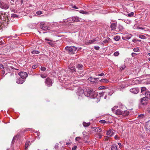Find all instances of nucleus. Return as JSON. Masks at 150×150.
<instances>
[{"label":"nucleus","instance_id":"obj_30","mask_svg":"<svg viewBox=\"0 0 150 150\" xmlns=\"http://www.w3.org/2000/svg\"><path fill=\"white\" fill-rule=\"evenodd\" d=\"M101 82H106L108 83L109 82V81L106 79H101L100 80Z\"/></svg>","mask_w":150,"mask_h":150},{"label":"nucleus","instance_id":"obj_12","mask_svg":"<svg viewBox=\"0 0 150 150\" xmlns=\"http://www.w3.org/2000/svg\"><path fill=\"white\" fill-rule=\"evenodd\" d=\"M25 81V80L24 79H21L20 78H18L16 80V82L19 84H22Z\"/></svg>","mask_w":150,"mask_h":150},{"label":"nucleus","instance_id":"obj_38","mask_svg":"<svg viewBox=\"0 0 150 150\" xmlns=\"http://www.w3.org/2000/svg\"><path fill=\"white\" fill-rule=\"evenodd\" d=\"M11 17L13 18H18V16L15 14H11Z\"/></svg>","mask_w":150,"mask_h":150},{"label":"nucleus","instance_id":"obj_13","mask_svg":"<svg viewBox=\"0 0 150 150\" xmlns=\"http://www.w3.org/2000/svg\"><path fill=\"white\" fill-rule=\"evenodd\" d=\"M97 93L95 91L93 92L90 97L92 98H95L97 96Z\"/></svg>","mask_w":150,"mask_h":150},{"label":"nucleus","instance_id":"obj_29","mask_svg":"<svg viewBox=\"0 0 150 150\" xmlns=\"http://www.w3.org/2000/svg\"><path fill=\"white\" fill-rule=\"evenodd\" d=\"M141 93H142L144 92V93L147 91V90L146 89V87H142L141 88Z\"/></svg>","mask_w":150,"mask_h":150},{"label":"nucleus","instance_id":"obj_57","mask_svg":"<svg viewBox=\"0 0 150 150\" xmlns=\"http://www.w3.org/2000/svg\"><path fill=\"white\" fill-rule=\"evenodd\" d=\"M137 55V54L135 53H132V57H135L136 55Z\"/></svg>","mask_w":150,"mask_h":150},{"label":"nucleus","instance_id":"obj_39","mask_svg":"<svg viewBox=\"0 0 150 150\" xmlns=\"http://www.w3.org/2000/svg\"><path fill=\"white\" fill-rule=\"evenodd\" d=\"M81 139V138L80 137H77L75 138L76 141H78L79 142H80V140Z\"/></svg>","mask_w":150,"mask_h":150},{"label":"nucleus","instance_id":"obj_34","mask_svg":"<svg viewBox=\"0 0 150 150\" xmlns=\"http://www.w3.org/2000/svg\"><path fill=\"white\" fill-rule=\"evenodd\" d=\"M31 53L33 54H38L40 53V52L38 50H33L31 52Z\"/></svg>","mask_w":150,"mask_h":150},{"label":"nucleus","instance_id":"obj_64","mask_svg":"<svg viewBox=\"0 0 150 150\" xmlns=\"http://www.w3.org/2000/svg\"><path fill=\"white\" fill-rule=\"evenodd\" d=\"M125 68V66H124L123 67H122L121 68V70H123Z\"/></svg>","mask_w":150,"mask_h":150},{"label":"nucleus","instance_id":"obj_7","mask_svg":"<svg viewBox=\"0 0 150 150\" xmlns=\"http://www.w3.org/2000/svg\"><path fill=\"white\" fill-rule=\"evenodd\" d=\"M18 75L22 79L25 80L28 75L26 72L24 71L20 72L18 73Z\"/></svg>","mask_w":150,"mask_h":150},{"label":"nucleus","instance_id":"obj_16","mask_svg":"<svg viewBox=\"0 0 150 150\" xmlns=\"http://www.w3.org/2000/svg\"><path fill=\"white\" fill-rule=\"evenodd\" d=\"M114 134V133L111 130V129H109L108 130L106 133L107 135L109 137H112Z\"/></svg>","mask_w":150,"mask_h":150},{"label":"nucleus","instance_id":"obj_46","mask_svg":"<svg viewBox=\"0 0 150 150\" xmlns=\"http://www.w3.org/2000/svg\"><path fill=\"white\" fill-rule=\"evenodd\" d=\"M47 43L49 44L50 45L53 46L54 45V44L53 42H47Z\"/></svg>","mask_w":150,"mask_h":150},{"label":"nucleus","instance_id":"obj_49","mask_svg":"<svg viewBox=\"0 0 150 150\" xmlns=\"http://www.w3.org/2000/svg\"><path fill=\"white\" fill-rule=\"evenodd\" d=\"M36 14L38 15H40L42 14V12L40 11H38L36 12Z\"/></svg>","mask_w":150,"mask_h":150},{"label":"nucleus","instance_id":"obj_54","mask_svg":"<svg viewBox=\"0 0 150 150\" xmlns=\"http://www.w3.org/2000/svg\"><path fill=\"white\" fill-rule=\"evenodd\" d=\"M118 144L119 146V148H120V149H121L122 148V145L120 143H118Z\"/></svg>","mask_w":150,"mask_h":150},{"label":"nucleus","instance_id":"obj_37","mask_svg":"<svg viewBox=\"0 0 150 150\" xmlns=\"http://www.w3.org/2000/svg\"><path fill=\"white\" fill-rule=\"evenodd\" d=\"M79 12L80 13H82V14H88V12H87L86 11H83V10L80 11H79Z\"/></svg>","mask_w":150,"mask_h":150},{"label":"nucleus","instance_id":"obj_43","mask_svg":"<svg viewBox=\"0 0 150 150\" xmlns=\"http://www.w3.org/2000/svg\"><path fill=\"white\" fill-rule=\"evenodd\" d=\"M40 76L42 78H45L47 77V75L45 74H42L40 75Z\"/></svg>","mask_w":150,"mask_h":150},{"label":"nucleus","instance_id":"obj_50","mask_svg":"<svg viewBox=\"0 0 150 150\" xmlns=\"http://www.w3.org/2000/svg\"><path fill=\"white\" fill-rule=\"evenodd\" d=\"M38 65H33V66L32 68L33 69H35L38 67Z\"/></svg>","mask_w":150,"mask_h":150},{"label":"nucleus","instance_id":"obj_31","mask_svg":"<svg viewBox=\"0 0 150 150\" xmlns=\"http://www.w3.org/2000/svg\"><path fill=\"white\" fill-rule=\"evenodd\" d=\"M30 143V142L29 141H27L25 143V149H26L28 147Z\"/></svg>","mask_w":150,"mask_h":150},{"label":"nucleus","instance_id":"obj_27","mask_svg":"<svg viewBox=\"0 0 150 150\" xmlns=\"http://www.w3.org/2000/svg\"><path fill=\"white\" fill-rule=\"evenodd\" d=\"M90 122L86 123L85 122H84L83 123V125L84 127H88L90 125Z\"/></svg>","mask_w":150,"mask_h":150},{"label":"nucleus","instance_id":"obj_26","mask_svg":"<svg viewBox=\"0 0 150 150\" xmlns=\"http://www.w3.org/2000/svg\"><path fill=\"white\" fill-rule=\"evenodd\" d=\"M20 134L19 133H18L17 135L16 136H14L13 138L12 141V143L13 144L14 142V140L15 139L18 137V138L19 137Z\"/></svg>","mask_w":150,"mask_h":150},{"label":"nucleus","instance_id":"obj_18","mask_svg":"<svg viewBox=\"0 0 150 150\" xmlns=\"http://www.w3.org/2000/svg\"><path fill=\"white\" fill-rule=\"evenodd\" d=\"M73 21L75 22H78L80 21L79 18L77 16H74L72 17V18H71Z\"/></svg>","mask_w":150,"mask_h":150},{"label":"nucleus","instance_id":"obj_8","mask_svg":"<svg viewBox=\"0 0 150 150\" xmlns=\"http://www.w3.org/2000/svg\"><path fill=\"white\" fill-rule=\"evenodd\" d=\"M148 99L146 97L143 98L141 99V103L143 105H146L147 104V102L148 100Z\"/></svg>","mask_w":150,"mask_h":150},{"label":"nucleus","instance_id":"obj_24","mask_svg":"<svg viewBox=\"0 0 150 150\" xmlns=\"http://www.w3.org/2000/svg\"><path fill=\"white\" fill-rule=\"evenodd\" d=\"M111 150H117V145L115 144H113L111 146Z\"/></svg>","mask_w":150,"mask_h":150},{"label":"nucleus","instance_id":"obj_56","mask_svg":"<svg viewBox=\"0 0 150 150\" xmlns=\"http://www.w3.org/2000/svg\"><path fill=\"white\" fill-rule=\"evenodd\" d=\"M94 48L96 50H98L100 49V47L99 46H95Z\"/></svg>","mask_w":150,"mask_h":150},{"label":"nucleus","instance_id":"obj_22","mask_svg":"<svg viewBox=\"0 0 150 150\" xmlns=\"http://www.w3.org/2000/svg\"><path fill=\"white\" fill-rule=\"evenodd\" d=\"M96 41V39H94L91 40H89L87 42L86 44V45H90L91 44L93 43L95 41Z\"/></svg>","mask_w":150,"mask_h":150},{"label":"nucleus","instance_id":"obj_35","mask_svg":"<svg viewBox=\"0 0 150 150\" xmlns=\"http://www.w3.org/2000/svg\"><path fill=\"white\" fill-rule=\"evenodd\" d=\"M139 38L142 39H146V36L142 35H139Z\"/></svg>","mask_w":150,"mask_h":150},{"label":"nucleus","instance_id":"obj_36","mask_svg":"<svg viewBox=\"0 0 150 150\" xmlns=\"http://www.w3.org/2000/svg\"><path fill=\"white\" fill-rule=\"evenodd\" d=\"M120 39V37L119 36H116L114 37V40L116 41H118Z\"/></svg>","mask_w":150,"mask_h":150},{"label":"nucleus","instance_id":"obj_48","mask_svg":"<svg viewBox=\"0 0 150 150\" xmlns=\"http://www.w3.org/2000/svg\"><path fill=\"white\" fill-rule=\"evenodd\" d=\"M40 69L42 71H44L46 70V68L45 67H41Z\"/></svg>","mask_w":150,"mask_h":150},{"label":"nucleus","instance_id":"obj_23","mask_svg":"<svg viewBox=\"0 0 150 150\" xmlns=\"http://www.w3.org/2000/svg\"><path fill=\"white\" fill-rule=\"evenodd\" d=\"M129 114V111L127 110H125L124 111H123L122 116L123 117H125L128 116Z\"/></svg>","mask_w":150,"mask_h":150},{"label":"nucleus","instance_id":"obj_20","mask_svg":"<svg viewBox=\"0 0 150 150\" xmlns=\"http://www.w3.org/2000/svg\"><path fill=\"white\" fill-rule=\"evenodd\" d=\"M117 24L115 23H112L110 25V28L112 30H114L116 29Z\"/></svg>","mask_w":150,"mask_h":150},{"label":"nucleus","instance_id":"obj_17","mask_svg":"<svg viewBox=\"0 0 150 150\" xmlns=\"http://www.w3.org/2000/svg\"><path fill=\"white\" fill-rule=\"evenodd\" d=\"M145 97L148 99H150V92L148 90L144 93Z\"/></svg>","mask_w":150,"mask_h":150},{"label":"nucleus","instance_id":"obj_25","mask_svg":"<svg viewBox=\"0 0 150 150\" xmlns=\"http://www.w3.org/2000/svg\"><path fill=\"white\" fill-rule=\"evenodd\" d=\"M76 67L79 70H82L83 69V65L82 64H78L76 65Z\"/></svg>","mask_w":150,"mask_h":150},{"label":"nucleus","instance_id":"obj_53","mask_svg":"<svg viewBox=\"0 0 150 150\" xmlns=\"http://www.w3.org/2000/svg\"><path fill=\"white\" fill-rule=\"evenodd\" d=\"M104 93H105V92H101V93H100L99 94L100 95V96L101 97V96H103V95L104 94Z\"/></svg>","mask_w":150,"mask_h":150},{"label":"nucleus","instance_id":"obj_28","mask_svg":"<svg viewBox=\"0 0 150 150\" xmlns=\"http://www.w3.org/2000/svg\"><path fill=\"white\" fill-rule=\"evenodd\" d=\"M145 117V116L144 114H141L138 116L137 118L139 119H141Z\"/></svg>","mask_w":150,"mask_h":150},{"label":"nucleus","instance_id":"obj_58","mask_svg":"<svg viewBox=\"0 0 150 150\" xmlns=\"http://www.w3.org/2000/svg\"><path fill=\"white\" fill-rule=\"evenodd\" d=\"M124 21L126 23L129 24V23L130 22V21L129 20H126Z\"/></svg>","mask_w":150,"mask_h":150},{"label":"nucleus","instance_id":"obj_44","mask_svg":"<svg viewBox=\"0 0 150 150\" xmlns=\"http://www.w3.org/2000/svg\"><path fill=\"white\" fill-rule=\"evenodd\" d=\"M132 36V35L131 34H130L126 36V38H127V39L129 40V39Z\"/></svg>","mask_w":150,"mask_h":150},{"label":"nucleus","instance_id":"obj_3","mask_svg":"<svg viewBox=\"0 0 150 150\" xmlns=\"http://www.w3.org/2000/svg\"><path fill=\"white\" fill-rule=\"evenodd\" d=\"M9 7V3L7 1H1L0 2V7L4 9H8Z\"/></svg>","mask_w":150,"mask_h":150},{"label":"nucleus","instance_id":"obj_33","mask_svg":"<svg viewBox=\"0 0 150 150\" xmlns=\"http://www.w3.org/2000/svg\"><path fill=\"white\" fill-rule=\"evenodd\" d=\"M110 38H108L104 40L103 42L104 43H108L110 41Z\"/></svg>","mask_w":150,"mask_h":150},{"label":"nucleus","instance_id":"obj_9","mask_svg":"<svg viewBox=\"0 0 150 150\" xmlns=\"http://www.w3.org/2000/svg\"><path fill=\"white\" fill-rule=\"evenodd\" d=\"M130 91L132 93L137 94L138 93L139 89L138 88H133L131 89Z\"/></svg>","mask_w":150,"mask_h":150},{"label":"nucleus","instance_id":"obj_40","mask_svg":"<svg viewBox=\"0 0 150 150\" xmlns=\"http://www.w3.org/2000/svg\"><path fill=\"white\" fill-rule=\"evenodd\" d=\"M118 28L119 29L120 31H121L123 28V26L121 25H118Z\"/></svg>","mask_w":150,"mask_h":150},{"label":"nucleus","instance_id":"obj_2","mask_svg":"<svg viewBox=\"0 0 150 150\" xmlns=\"http://www.w3.org/2000/svg\"><path fill=\"white\" fill-rule=\"evenodd\" d=\"M0 18L1 20H3V23H8V18L6 14L4 12H2L0 14Z\"/></svg>","mask_w":150,"mask_h":150},{"label":"nucleus","instance_id":"obj_63","mask_svg":"<svg viewBox=\"0 0 150 150\" xmlns=\"http://www.w3.org/2000/svg\"><path fill=\"white\" fill-rule=\"evenodd\" d=\"M104 74L103 73H101V74L98 75V76H103L104 75Z\"/></svg>","mask_w":150,"mask_h":150},{"label":"nucleus","instance_id":"obj_62","mask_svg":"<svg viewBox=\"0 0 150 150\" xmlns=\"http://www.w3.org/2000/svg\"><path fill=\"white\" fill-rule=\"evenodd\" d=\"M124 88V86L122 85L120 86V87L119 88H118L120 89V90L121 88Z\"/></svg>","mask_w":150,"mask_h":150},{"label":"nucleus","instance_id":"obj_52","mask_svg":"<svg viewBox=\"0 0 150 150\" xmlns=\"http://www.w3.org/2000/svg\"><path fill=\"white\" fill-rule=\"evenodd\" d=\"M114 93L113 91H111L109 92L108 93V95L109 96H111Z\"/></svg>","mask_w":150,"mask_h":150},{"label":"nucleus","instance_id":"obj_41","mask_svg":"<svg viewBox=\"0 0 150 150\" xmlns=\"http://www.w3.org/2000/svg\"><path fill=\"white\" fill-rule=\"evenodd\" d=\"M117 108V106H114L113 108H112V110L113 112V113H115V112L116 111L115 110Z\"/></svg>","mask_w":150,"mask_h":150},{"label":"nucleus","instance_id":"obj_60","mask_svg":"<svg viewBox=\"0 0 150 150\" xmlns=\"http://www.w3.org/2000/svg\"><path fill=\"white\" fill-rule=\"evenodd\" d=\"M45 40L46 41H50V42L52 41V40H50V39H48L47 38H45Z\"/></svg>","mask_w":150,"mask_h":150},{"label":"nucleus","instance_id":"obj_14","mask_svg":"<svg viewBox=\"0 0 150 150\" xmlns=\"http://www.w3.org/2000/svg\"><path fill=\"white\" fill-rule=\"evenodd\" d=\"M94 131L97 133H100L102 131L101 128L98 127H94Z\"/></svg>","mask_w":150,"mask_h":150},{"label":"nucleus","instance_id":"obj_19","mask_svg":"<svg viewBox=\"0 0 150 150\" xmlns=\"http://www.w3.org/2000/svg\"><path fill=\"white\" fill-rule=\"evenodd\" d=\"M69 68L71 71L72 72L75 73L76 71V69L72 65H69Z\"/></svg>","mask_w":150,"mask_h":150},{"label":"nucleus","instance_id":"obj_1","mask_svg":"<svg viewBox=\"0 0 150 150\" xmlns=\"http://www.w3.org/2000/svg\"><path fill=\"white\" fill-rule=\"evenodd\" d=\"M77 49L76 47L72 46H67L65 48V49L70 54H74Z\"/></svg>","mask_w":150,"mask_h":150},{"label":"nucleus","instance_id":"obj_32","mask_svg":"<svg viewBox=\"0 0 150 150\" xmlns=\"http://www.w3.org/2000/svg\"><path fill=\"white\" fill-rule=\"evenodd\" d=\"M99 122L101 124H104L105 123L108 124L109 123V122L108 121H106L105 120H101Z\"/></svg>","mask_w":150,"mask_h":150},{"label":"nucleus","instance_id":"obj_55","mask_svg":"<svg viewBox=\"0 0 150 150\" xmlns=\"http://www.w3.org/2000/svg\"><path fill=\"white\" fill-rule=\"evenodd\" d=\"M77 146H74L72 148V150H76L77 148Z\"/></svg>","mask_w":150,"mask_h":150},{"label":"nucleus","instance_id":"obj_21","mask_svg":"<svg viewBox=\"0 0 150 150\" xmlns=\"http://www.w3.org/2000/svg\"><path fill=\"white\" fill-rule=\"evenodd\" d=\"M146 127L147 129L150 131V120L146 122Z\"/></svg>","mask_w":150,"mask_h":150},{"label":"nucleus","instance_id":"obj_47","mask_svg":"<svg viewBox=\"0 0 150 150\" xmlns=\"http://www.w3.org/2000/svg\"><path fill=\"white\" fill-rule=\"evenodd\" d=\"M119 54L118 52H116L114 53V54L115 56H117L119 55Z\"/></svg>","mask_w":150,"mask_h":150},{"label":"nucleus","instance_id":"obj_61","mask_svg":"<svg viewBox=\"0 0 150 150\" xmlns=\"http://www.w3.org/2000/svg\"><path fill=\"white\" fill-rule=\"evenodd\" d=\"M0 68L1 69H4L3 66L1 64H0Z\"/></svg>","mask_w":150,"mask_h":150},{"label":"nucleus","instance_id":"obj_42","mask_svg":"<svg viewBox=\"0 0 150 150\" xmlns=\"http://www.w3.org/2000/svg\"><path fill=\"white\" fill-rule=\"evenodd\" d=\"M133 50L134 52H137L139 51V47H136L134 48Z\"/></svg>","mask_w":150,"mask_h":150},{"label":"nucleus","instance_id":"obj_45","mask_svg":"<svg viewBox=\"0 0 150 150\" xmlns=\"http://www.w3.org/2000/svg\"><path fill=\"white\" fill-rule=\"evenodd\" d=\"M94 99V102L98 103V102L99 101L100 99L98 98L97 97H96Z\"/></svg>","mask_w":150,"mask_h":150},{"label":"nucleus","instance_id":"obj_59","mask_svg":"<svg viewBox=\"0 0 150 150\" xmlns=\"http://www.w3.org/2000/svg\"><path fill=\"white\" fill-rule=\"evenodd\" d=\"M105 87L104 86H101L99 87L100 89H104L105 88Z\"/></svg>","mask_w":150,"mask_h":150},{"label":"nucleus","instance_id":"obj_51","mask_svg":"<svg viewBox=\"0 0 150 150\" xmlns=\"http://www.w3.org/2000/svg\"><path fill=\"white\" fill-rule=\"evenodd\" d=\"M134 15L133 12H131L130 13L128 14V16L129 17H131L133 16Z\"/></svg>","mask_w":150,"mask_h":150},{"label":"nucleus","instance_id":"obj_4","mask_svg":"<svg viewBox=\"0 0 150 150\" xmlns=\"http://www.w3.org/2000/svg\"><path fill=\"white\" fill-rule=\"evenodd\" d=\"M45 83L47 86L49 87L52 85L53 83L52 80L49 77L47 78L45 80Z\"/></svg>","mask_w":150,"mask_h":150},{"label":"nucleus","instance_id":"obj_10","mask_svg":"<svg viewBox=\"0 0 150 150\" xmlns=\"http://www.w3.org/2000/svg\"><path fill=\"white\" fill-rule=\"evenodd\" d=\"M98 79L99 78H92L91 77H90L88 79V80L89 81L95 83L97 81Z\"/></svg>","mask_w":150,"mask_h":150},{"label":"nucleus","instance_id":"obj_6","mask_svg":"<svg viewBox=\"0 0 150 150\" xmlns=\"http://www.w3.org/2000/svg\"><path fill=\"white\" fill-rule=\"evenodd\" d=\"M40 26L41 29L44 30H47L50 29L49 26L45 24L44 22H42L40 23Z\"/></svg>","mask_w":150,"mask_h":150},{"label":"nucleus","instance_id":"obj_15","mask_svg":"<svg viewBox=\"0 0 150 150\" xmlns=\"http://www.w3.org/2000/svg\"><path fill=\"white\" fill-rule=\"evenodd\" d=\"M115 113L117 115H122L123 111L120 109H117L115 112Z\"/></svg>","mask_w":150,"mask_h":150},{"label":"nucleus","instance_id":"obj_11","mask_svg":"<svg viewBox=\"0 0 150 150\" xmlns=\"http://www.w3.org/2000/svg\"><path fill=\"white\" fill-rule=\"evenodd\" d=\"M93 91V90L92 89H88L86 93L85 92L84 94H86V96L90 97Z\"/></svg>","mask_w":150,"mask_h":150},{"label":"nucleus","instance_id":"obj_5","mask_svg":"<svg viewBox=\"0 0 150 150\" xmlns=\"http://www.w3.org/2000/svg\"><path fill=\"white\" fill-rule=\"evenodd\" d=\"M76 93L77 95L82 96L84 94V91L81 88H79L76 91Z\"/></svg>","mask_w":150,"mask_h":150}]
</instances>
